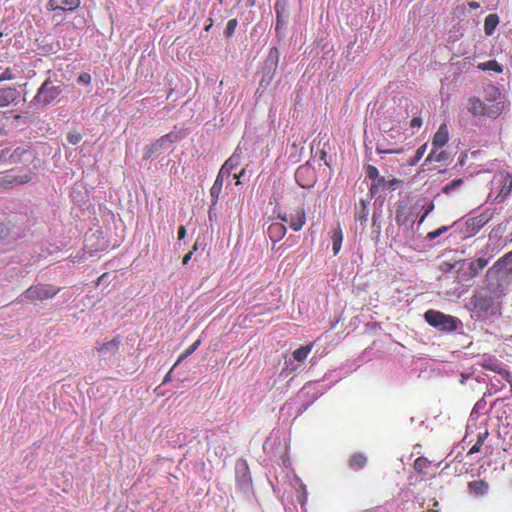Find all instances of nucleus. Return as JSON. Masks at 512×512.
Here are the masks:
<instances>
[{"instance_id":"f257e3e1","label":"nucleus","mask_w":512,"mask_h":512,"mask_svg":"<svg viewBox=\"0 0 512 512\" xmlns=\"http://www.w3.org/2000/svg\"><path fill=\"white\" fill-rule=\"evenodd\" d=\"M60 291V287H55L50 284L31 285L30 288L24 290L23 294L19 295L18 302L47 301L54 298Z\"/></svg>"},{"instance_id":"f03ea898","label":"nucleus","mask_w":512,"mask_h":512,"mask_svg":"<svg viewBox=\"0 0 512 512\" xmlns=\"http://www.w3.org/2000/svg\"><path fill=\"white\" fill-rule=\"evenodd\" d=\"M423 318H425V322L428 325L438 329L441 332H454L458 328V319L451 316L446 315L439 310L429 309L425 314H423Z\"/></svg>"},{"instance_id":"7ed1b4c3","label":"nucleus","mask_w":512,"mask_h":512,"mask_svg":"<svg viewBox=\"0 0 512 512\" xmlns=\"http://www.w3.org/2000/svg\"><path fill=\"white\" fill-rule=\"evenodd\" d=\"M484 99L487 107V116L498 117L505 106V98L499 88L494 85H487L484 89Z\"/></svg>"},{"instance_id":"20e7f679","label":"nucleus","mask_w":512,"mask_h":512,"mask_svg":"<svg viewBox=\"0 0 512 512\" xmlns=\"http://www.w3.org/2000/svg\"><path fill=\"white\" fill-rule=\"evenodd\" d=\"M61 91L62 89L59 85H55L51 81L47 80L39 88L33 102L35 104H40L41 106H46L55 100Z\"/></svg>"},{"instance_id":"39448f33","label":"nucleus","mask_w":512,"mask_h":512,"mask_svg":"<svg viewBox=\"0 0 512 512\" xmlns=\"http://www.w3.org/2000/svg\"><path fill=\"white\" fill-rule=\"evenodd\" d=\"M34 177V173L29 172L21 176H16L13 174H5L0 176V189L1 190H9L20 185H25L29 183Z\"/></svg>"},{"instance_id":"423d86ee","label":"nucleus","mask_w":512,"mask_h":512,"mask_svg":"<svg viewBox=\"0 0 512 512\" xmlns=\"http://www.w3.org/2000/svg\"><path fill=\"white\" fill-rule=\"evenodd\" d=\"M375 183L370 186V194L371 196H375L380 191H394L401 185H403V180L391 177L390 179H385L384 177L373 179Z\"/></svg>"},{"instance_id":"0eeeda50","label":"nucleus","mask_w":512,"mask_h":512,"mask_svg":"<svg viewBox=\"0 0 512 512\" xmlns=\"http://www.w3.org/2000/svg\"><path fill=\"white\" fill-rule=\"evenodd\" d=\"M392 130H378L376 133V152L378 154H395L397 153V149L394 146V142H390L387 138L391 137L389 134Z\"/></svg>"},{"instance_id":"6e6552de","label":"nucleus","mask_w":512,"mask_h":512,"mask_svg":"<svg viewBox=\"0 0 512 512\" xmlns=\"http://www.w3.org/2000/svg\"><path fill=\"white\" fill-rule=\"evenodd\" d=\"M279 219H281V223H288L289 228L293 229L294 231H299L304 227L305 224V212L303 208H297L289 215H282L279 216Z\"/></svg>"},{"instance_id":"1a4fd4ad","label":"nucleus","mask_w":512,"mask_h":512,"mask_svg":"<svg viewBox=\"0 0 512 512\" xmlns=\"http://www.w3.org/2000/svg\"><path fill=\"white\" fill-rule=\"evenodd\" d=\"M121 340L118 336L113 337L111 340L96 343L95 350L103 357L113 356L118 352Z\"/></svg>"},{"instance_id":"9d476101","label":"nucleus","mask_w":512,"mask_h":512,"mask_svg":"<svg viewBox=\"0 0 512 512\" xmlns=\"http://www.w3.org/2000/svg\"><path fill=\"white\" fill-rule=\"evenodd\" d=\"M497 182H499L500 190L499 194L495 196V200L497 202L503 201L511 192L512 189V179L510 174L508 173H500L499 178H497Z\"/></svg>"},{"instance_id":"9b49d317","label":"nucleus","mask_w":512,"mask_h":512,"mask_svg":"<svg viewBox=\"0 0 512 512\" xmlns=\"http://www.w3.org/2000/svg\"><path fill=\"white\" fill-rule=\"evenodd\" d=\"M413 221V212L411 211V207L406 204L398 205V208H396L395 223L402 226L407 223H413Z\"/></svg>"},{"instance_id":"f8f14e48","label":"nucleus","mask_w":512,"mask_h":512,"mask_svg":"<svg viewBox=\"0 0 512 512\" xmlns=\"http://www.w3.org/2000/svg\"><path fill=\"white\" fill-rule=\"evenodd\" d=\"M286 230L282 222H273L267 227V236H269L272 243H277L285 236Z\"/></svg>"},{"instance_id":"ddd939ff","label":"nucleus","mask_w":512,"mask_h":512,"mask_svg":"<svg viewBox=\"0 0 512 512\" xmlns=\"http://www.w3.org/2000/svg\"><path fill=\"white\" fill-rule=\"evenodd\" d=\"M488 218L485 217L484 214H479L473 217L468 218L467 222V231L468 233L475 235L480 231V229L486 224Z\"/></svg>"},{"instance_id":"4468645a","label":"nucleus","mask_w":512,"mask_h":512,"mask_svg":"<svg viewBox=\"0 0 512 512\" xmlns=\"http://www.w3.org/2000/svg\"><path fill=\"white\" fill-rule=\"evenodd\" d=\"M19 97V92L12 87L0 89V107H6Z\"/></svg>"},{"instance_id":"2eb2a0df","label":"nucleus","mask_w":512,"mask_h":512,"mask_svg":"<svg viewBox=\"0 0 512 512\" xmlns=\"http://www.w3.org/2000/svg\"><path fill=\"white\" fill-rule=\"evenodd\" d=\"M240 165V156L236 153L232 154L229 159H227L226 162H224V165L220 167L219 174L217 175H225L227 177H230V174H232V171L236 169Z\"/></svg>"},{"instance_id":"dca6fc26","label":"nucleus","mask_w":512,"mask_h":512,"mask_svg":"<svg viewBox=\"0 0 512 512\" xmlns=\"http://www.w3.org/2000/svg\"><path fill=\"white\" fill-rule=\"evenodd\" d=\"M492 270L497 272L505 270V272L510 274L512 272V251L505 253L504 256L495 261Z\"/></svg>"},{"instance_id":"f3484780","label":"nucleus","mask_w":512,"mask_h":512,"mask_svg":"<svg viewBox=\"0 0 512 512\" xmlns=\"http://www.w3.org/2000/svg\"><path fill=\"white\" fill-rule=\"evenodd\" d=\"M487 264H488V260H486L482 257H479L476 260L470 262V264H468V271H467L468 277L474 278V277L478 276V274H480V271L483 270Z\"/></svg>"},{"instance_id":"a211bd4d","label":"nucleus","mask_w":512,"mask_h":512,"mask_svg":"<svg viewBox=\"0 0 512 512\" xmlns=\"http://www.w3.org/2000/svg\"><path fill=\"white\" fill-rule=\"evenodd\" d=\"M468 492L476 496H483L488 492V483L485 480L470 481L468 482Z\"/></svg>"},{"instance_id":"6ab92c4d","label":"nucleus","mask_w":512,"mask_h":512,"mask_svg":"<svg viewBox=\"0 0 512 512\" xmlns=\"http://www.w3.org/2000/svg\"><path fill=\"white\" fill-rule=\"evenodd\" d=\"M348 466H350L351 470L360 471L366 466V456L361 452H356L351 455L350 460H348Z\"/></svg>"},{"instance_id":"aec40b11","label":"nucleus","mask_w":512,"mask_h":512,"mask_svg":"<svg viewBox=\"0 0 512 512\" xmlns=\"http://www.w3.org/2000/svg\"><path fill=\"white\" fill-rule=\"evenodd\" d=\"M488 105L479 99H470L469 111L474 115H486L487 116Z\"/></svg>"},{"instance_id":"412c9836","label":"nucleus","mask_w":512,"mask_h":512,"mask_svg":"<svg viewBox=\"0 0 512 512\" xmlns=\"http://www.w3.org/2000/svg\"><path fill=\"white\" fill-rule=\"evenodd\" d=\"M342 244V230L340 226H336L331 230V245H333V253L337 255L341 251Z\"/></svg>"},{"instance_id":"4be33fe9","label":"nucleus","mask_w":512,"mask_h":512,"mask_svg":"<svg viewBox=\"0 0 512 512\" xmlns=\"http://www.w3.org/2000/svg\"><path fill=\"white\" fill-rule=\"evenodd\" d=\"M228 178L226 175H217L216 181L212 184V188H210V198H212V203L216 204L218 200V196H220V190L223 186V179Z\"/></svg>"},{"instance_id":"5701e85b","label":"nucleus","mask_w":512,"mask_h":512,"mask_svg":"<svg viewBox=\"0 0 512 512\" xmlns=\"http://www.w3.org/2000/svg\"><path fill=\"white\" fill-rule=\"evenodd\" d=\"M448 143V130H437L433 135L432 145L433 149L437 150Z\"/></svg>"},{"instance_id":"b1692460","label":"nucleus","mask_w":512,"mask_h":512,"mask_svg":"<svg viewBox=\"0 0 512 512\" xmlns=\"http://www.w3.org/2000/svg\"><path fill=\"white\" fill-rule=\"evenodd\" d=\"M499 23V17L497 14H489L485 18L484 22V31L487 36H490L493 34L495 28L497 27Z\"/></svg>"},{"instance_id":"393cba45","label":"nucleus","mask_w":512,"mask_h":512,"mask_svg":"<svg viewBox=\"0 0 512 512\" xmlns=\"http://www.w3.org/2000/svg\"><path fill=\"white\" fill-rule=\"evenodd\" d=\"M312 347H314V344L310 343L306 346L297 348L293 352V359L298 362H303L307 359V356H309L310 351H312Z\"/></svg>"},{"instance_id":"a878e982","label":"nucleus","mask_w":512,"mask_h":512,"mask_svg":"<svg viewBox=\"0 0 512 512\" xmlns=\"http://www.w3.org/2000/svg\"><path fill=\"white\" fill-rule=\"evenodd\" d=\"M482 71H494L496 73H502L503 67L496 60H489L487 62L479 63L477 66Z\"/></svg>"},{"instance_id":"bb28decb","label":"nucleus","mask_w":512,"mask_h":512,"mask_svg":"<svg viewBox=\"0 0 512 512\" xmlns=\"http://www.w3.org/2000/svg\"><path fill=\"white\" fill-rule=\"evenodd\" d=\"M355 219L360 223H366L367 221V202L364 199H361L360 204L356 207Z\"/></svg>"},{"instance_id":"cd10ccee","label":"nucleus","mask_w":512,"mask_h":512,"mask_svg":"<svg viewBox=\"0 0 512 512\" xmlns=\"http://www.w3.org/2000/svg\"><path fill=\"white\" fill-rule=\"evenodd\" d=\"M462 185H463V179L456 178V179L452 180V182L443 186L442 193L447 196H450L451 194H453L454 191L458 190Z\"/></svg>"},{"instance_id":"c85d7f7f","label":"nucleus","mask_w":512,"mask_h":512,"mask_svg":"<svg viewBox=\"0 0 512 512\" xmlns=\"http://www.w3.org/2000/svg\"><path fill=\"white\" fill-rule=\"evenodd\" d=\"M429 468V461L427 458L419 457L415 462H413V469L417 471L418 474L426 475V470Z\"/></svg>"},{"instance_id":"c756f323","label":"nucleus","mask_w":512,"mask_h":512,"mask_svg":"<svg viewBox=\"0 0 512 512\" xmlns=\"http://www.w3.org/2000/svg\"><path fill=\"white\" fill-rule=\"evenodd\" d=\"M198 347H200V340L192 343L189 348L185 349L184 353L180 354L179 359H177V362L174 364V367L178 366L183 360L193 354Z\"/></svg>"},{"instance_id":"7c9ffc66","label":"nucleus","mask_w":512,"mask_h":512,"mask_svg":"<svg viewBox=\"0 0 512 512\" xmlns=\"http://www.w3.org/2000/svg\"><path fill=\"white\" fill-rule=\"evenodd\" d=\"M474 306L475 308L483 311H487L491 306V298L490 297H474Z\"/></svg>"},{"instance_id":"2f4dec72","label":"nucleus","mask_w":512,"mask_h":512,"mask_svg":"<svg viewBox=\"0 0 512 512\" xmlns=\"http://www.w3.org/2000/svg\"><path fill=\"white\" fill-rule=\"evenodd\" d=\"M80 5V0H60V10L61 11H72L78 8Z\"/></svg>"},{"instance_id":"473e14b6","label":"nucleus","mask_w":512,"mask_h":512,"mask_svg":"<svg viewBox=\"0 0 512 512\" xmlns=\"http://www.w3.org/2000/svg\"><path fill=\"white\" fill-rule=\"evenodd\" d=\"M25 155V150L22 148L14 149L13 153L9 154V162L18 163L22 161V157Z\"/></svg>"},{"instance_id":"72a5a7b5","label":"nucleus","mask_w":512,"mask_h":512,"mask_svg":"<svg viewBox=\"0 0 512 512\" xmlns=\"http://www.w3.org/2000/svg\"><path fill=\"white\" fill-rule=\"evenodd\" d=\"M448 226H442L440 227L439 229H436V230H433V231H430L428 232L427 234V239L432 241L434 239H437L439 236H441L443 233H445L446 231H448Z\"/></svg>"},{"instance_id":"f704fd0d","label":"nucleus","mask_w":512,"mask_h":512,"mask_svg":"<svg viewBox=\"0 0 512 512\" xmlns=\"http://www.w3.org/2000/svg\"><path fill=\"white\" fill-rule=\"evenodd\" d=\"M66 140L71 145H76L81 141V134H79L76 130H71L70 133L66 134Z\"/></svg>"},{"instance_id":"c9c22d12","label":"nucleus","mask_w":512,"mask_h":512,"mask_svg":"<svg viewBox=\"0 0 512 512\" xmlns=\"http://www.w3.org/2000/svg\"><path fill=\"white\" fill-rule=\"evenodd\" d=\"M237 19H230L226 25V28H225V35L226 37H231L233 35V33L235 32V29L237 27Z\"/></svg>"},{"instance_id":"e433bc0d","label":"nucleus","mask_w":512,"mask_h":512,"mask_svg":"<svg viewBox=\"0 0 512 512\" xmlns=\"http://www.w3.org/2000/svg\"><path fill=\"white\" fill-rule=\"evenodd\" d=\"M365 172H366V177L370 178L371 180L382 178L379 176V173L377 172V168L372 165L366 166Z\"/></svg>"},{"instance_id":"4c0bfd02","label":"nucleus","mask_w":512,"mask_h":512,"mask_svg":"<svg viewBox=\"0 0 512 512\" xmlns=\"http://www.w3.org/2000/svg\"><path fill=\"white\" fill-rule=\"evenodd\" d=\"M77 82L79 84L88 85L91 82V75L88 73H82L79 75Z\"/></svg>"},{"instance_id":"58836bf2","label":"nucleus","mask_w":512,"mask_h":512,"mask_svg":"<svg viewBox=\"0 0 512 512\" xmlns=\"http://www.w3.org/2000/svg\"><path fill=\"white\" fill-rule=\"evenodd\" d=\"M487 437H488V431L487 430L477 434V441H475L474 445L483 446V444L485 443V440H486Z\"/></svg>"},{"instance_id":"ea45409f","label":"nucleus","mask_w":512,"mask_h":512,"mask_svg":"<svg viewBox=\"0 0 512 512\" xmlns=\"http://www.w3.org/2000/svg\"><path fill=\"white\" fill-rule=\"evenodd\" d=\"M198 249V247L196 246V243L194 244V247H192V250L189 251V253L185 254L184 258H182V265H187L188 262L190 261L191 259V256L193 255V253Z\"/></svg>"},{"instance_id":"a19ab883","label":"nucleus","mask_w":512,"mask_h":512,"mask_svg":"<svg viewBox=\"0 0 512 512\" xmlns=\"http://www.w3.org/2000/svg\"><path fill=\"white\" fill-rule=\"evenodd\" d=\"M49 10H60V0H49L47 4Z\"/></svg>"},{"instance_id":"79ce46f5","label":"nucleus","mask_w":512,"mask_h":512,"mask_svg":"<svg viewBox=\"0 0 512 512\" xmlns=\"http://www.w3.org/2000/svg\"><path fill=\"white\" fill-rule=\"evenodd\" d=\"M433 203H430L427 205V208H425V212H423L422 217L418 219V224H422L424 219L428 216V214L433 211Z\"/></svg>"},{"instance_id":"37998d69","label":"nucleus","mask_w":512,"mask_h":512,"mask_svg":"<svg viewBox=\"0 0 512 512\" xmlns=\"http://www.w3.org/2000/svg\"><path fill=\"white\" fill-rule=\"evenodd\" d=\"M13 78L14 76L9 68L5 69V71L0 75V81L12 80Z\"/></svg>"},{"instance_id":"c03bdc74","label":"nucleus","mask_w":512,"mask_h":512,"mask_svg":"<svg viewBox=\"0 0 512 512\" xmlns=\"http://www.w3.org/2000/svg\"><path fill=\"white\" fill-rule=\"evenodd\" d=\"M174 138H175V136H173L172 133H169V134L165 135L164 137L160 138V140H158V145L162 146L167 141L172 142Z\"/></svg>"},{"instance_id":"a18cd8bd","label":"nucleus","mask_w":512,"mask_h":512,"mask_svg":"<svg viewBox=\"0 0 512 512\" xmlns=\"http://www.w3.org/2000/svg\"><path fill=\"white\" fill-rule=\"evenodd\" d=\"M422 126V119L420 117H414L411 120L410 127L411 128H420Z\"/></svg>"},{"instance_id":"49530a36","label":"nucleus","mask_w":512,"mask_h":512,"mask_svg":"<svg viewBox=\"0 0 512 512\" xmlns=\"http://www.w3.org/2000/svg\"><path fill=\"white\" fill-rule=\"evenodd\" d=\"M481 447H483V445H472V448H470V450H468L467 455L468 456L475 455L476 453L481 451Z\"/></svg>"},{"instance_id":"de8ad7c7","label":"nucleus","mask_w":512,"mask_h":512,"mask_svg":"<svg viewBox=\"0 0 512 512\" xmlns=\"http://www.w3.org/2000/svg\"><path fill=\"white\" fill-rule=\"evenodd\" d=\"M269 58L270 59H275V62L278 61L279 51H278V49L276 47H273V48L270 49Z\"/></svg>"},{"instance_id":"09e8293b","label":"nucleus","mask_w":512,"mask_h":512,"mask_svg":"<svg viewBox=\"0 0 512 512\" xmlns=\"http://www.w3.org/2000/svg\"><path fill=\"white\" fill-rule=\"evenodd\" d=\"M28 116H20V115H17L16 116V119L18 120L17 124L18 125H26L28 124Z\"/></svg>"},{"instance_id":"8fccbe9b","label":"nucleus","mask_w":512,"mask_h":512,"mask_svg":"<svg viewBox=\"0 0 512 512\" xmlns=\"http://www.w3.org/2000/svg\"><path fill=\"white\" fill-rule=\"evenodd\" d=\"M309 172V168L307 167H299L298 171H296V179H299L303 174Z\"/></svg>"},{"instance_id":"3c124183","label":"nucleus","mask_w":512,"mask_h":512,"mask_svg":"<svg viewBox=\"0 0 512 512\" xmlns=\"http://www.w3.org/2000/svg\"><path fill=\"white\" fill-rule=\"evenodd\" d=\"M245 174V170L242 169L241 171H239V173H234L232 174V178L236 179L237 182L236 184L239 185L240 184V181L239 179L243 177V175Z\"/></svg>"},{"instance_id":"603ef678","label":"nucleus","mask_w":512,"mask_h":512,"mask_svg":"<svg viewBox=\"0 0 512 512\" xmlns=\"http://www.w3.org/2000/svg\"><path fill=\"white\" fill-rule=\"evenodd\" d=\"M172 368L174 369L175 367L172 366ZM173 369H170V371L167 372V374H165L164 380H162V385H166L171 381V372L173 371Z\"/></svg>"},{"instance_id":"864d4df0","label":"nucleus","mask_w":512,"mask_h":512,"mask_svg":"<svg viewBox=\"0 0 512 512\" xmlns=\"http://www.w3.org/2000/svg\"><path fill=\"white\" fill-rule=\"evenodd\" d=\"M185 234H186L185 226H180L179 227V240L184 239Z\"/></svg>"},{"instance_id":"5fc2aeb1","label":"nucleus","mask_w":512,"mask_h":512,"mask_svg":"<svg viewBox=\"0 0 512 512\" xmlns=\"http://www.w3.org/2000/svg\"><path fill=\"white\" fill-rule=\"evenodd\" d=\"M469 6H470V8H472V9H477V8H479V6H480V5H479V3H478V2H470V3H469Z\"/></svg>"},{"instance_id":"6e6d98bb","label":"nucleus","mask_w":512,"mask_h":512,"mask_svg":"<svg viewBox=\"0 0 512 512\" xmlns=\"http://www.w3.org/2000/svg\"><path fill=\"white\" fill-rule=\"evenodd\" d=\"M423 155V147L417 150V159Z\"/></svg>"},{"instance_id":"4d7b16f0","label":"nucleus","mask_w":512,"mask_h":512,"mask_svg":"<svg viewBox=\"0 0 512 512\" xmlns=\"http://www.w3.org/2000/svg\"><path fill=\"white\" fill-rule=\"evenodd\" d=\"M321 160H323L324 163L327 164V162H325V152L324 151H321Z\"/></svg>"},{"instance_id":"13d9d810","label":"nucleus","mask_w":512,"mask_h":512,"mask_svg":"<svg viewBox=\"0 0 512 512\" xmlns=\"http://www.w3.org/2000/svg\"><path fill=\"white\" fill-rule=\"evenodd\" d=\"M279 27H282V24H280V21L278 20V23H277V26H276V29L278 30Z\"/></svg>"},{"instance_id":"bf43d9fd","label":"nucleus","mask_w":512,"mask_h":512,"mask_svg":"<svg viewBox=\"0 0 512 512\" xmlns=\"http://www.w3.org/2000/svg\"><path fill=\"white\" fill-rule=\"evenodd\" d=\"M279 27H282V24H280V21L278 20V23H277V26H276V29L278 30Z\"/></svg>"},{"instance_id":"052dcab7","label":"nucleus","mask_w":512,"mask_h":512,"mask_svg":"<svg viewBox=\"0 0 512 512\" xmlns=\"http://www.w3.org/2000/svg\"><path fill=\"white\" fill-rule=\"evenodd\" d=\"M444 126H445L444 124L440 125V126H439V129L444 128Z\"/></svg>"}]
</instances>
